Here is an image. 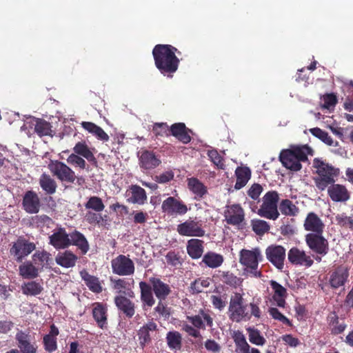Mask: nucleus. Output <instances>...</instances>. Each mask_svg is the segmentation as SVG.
<instances>
[{
    "label": "nucleus",
    "instance_id": "1",
    "mask_svg": "<svg viewBox=\"0 0 353 353\" xmlns=\"http://www.w3.org/2000/svg\"><path fill=\"white\" fill-rule=\"evenodd\" d=\"M261 314L262 312L258 303L253 301L249 304L245 303L243 295L238 292L231 296L228 307V316L232 322L248 321L252 317L259 319Z\"/></svg>",
    "mask_w": 353,
    "mask_h": 353
},
{
    "label": "nucleus",
    "instance_id": "2",
    "mask_svg": "<svg viewBox=\"0 0 353 353\" xmlns=\"http://www.w3.org/2000/svg\"><path fill=\"white\" fill-rule=\"evenodd\" d=\"M176 53L181 54V52L169 44H157L154 47L152 55L154 64L162 74L172 77L178 70L180 61Z\"/></svg>",
    "mask_w": 353,
    "mask_h": 353
},
{
    "label": "nucleus",
    "instance_id": "3",
    "mask_svg": "<svg viewBox=\"0 0 353 353\" xmlns=\"http://www.w3.org/2000/svg\"><path fill=\"white\" fill-rule=\"evenodd\" d=\"M140 299L143 309L146 310L151 308L155 303L153 294L158 300L164 301L171 293L170 285L157 277H150L149 283L141 281L139 283Z\"/></svg>",
    "mask_w": 353,
    "mask_h": 353
},
{
    "label": "nucleus",
    "instance_id": "4",
    "mask_svg": "<svg viewBox=\"0 0 353 353\" xmlns=\"http://www.w3.org/2000/svg\"><path fill=\"white\" fill-rule=\"evenodd\" d=\"M308 155H313V150L307 145H291L281 152L279 159L287 169L299 171L302 168L301 162L307 161Z\"/></svg>",
    "mask_w": 353,
    "mask_h": 353
},
{
    "label": "nucleus",
    "instance_id": "5",
    "mask_svg": "<svg viewBox=\"0 0 353 353\" xmlns=\"http://www.w3.org/2000/svg\"><path fill=\"white\" fill-rule=\"evenodd\" d=\"M313 168H315L316 174L313 179L316 187L320 191H324L330 184L335 183L340 174L339 168L319 158L313 160Z\"/></svg>",
    "mask_w": 353,
    "mask_h": 353
},
{
    "label": "nucleus",
    "instance_id": "6",
    "mask_svg": "<svg viewBox=\"0 0 353 353\" xmlns=\"http://www.w3.org/2000/svg\"><path fill=\"white\" fill-rule=\"evenodd\" d=\"M263 259V256L259 248L252 250L242 249L239 252V262L244 267V272L252 277L262 276V272L259 269V263Z\"/></svg>",
    "mask_w": 353,
    "mask_h": 353
},
{
    "label": "nucleus",
    "instance_id": "7",
    "mask_svg": "<svg viewBox=\"0 0 353 353\" xmlns=\"http://www.w3.org/2000/svg\"><path fill=\"white\" fill-rule=\"evenodd\" d=\"M72 150L74 153L70 154L66 159L68 164L78 167L81 170L86 169V162L83 159L85 158L92 165L97 167L98 161L85 141L77 142Z\"/></svg>",
    "mask_w": 353,
    "mask_h": 353
},
{
    "label": "nucleus",
    "instance_id": "8",
    "mask_svg": "<svg viewBox=\"0 0 353 353\" xmlns=\"http://www.w3.org/2000/svg\"><path fill=\"white\" fill-rule=\"evenodd\" d=\"M279 194L276 191L268 192L263 198V203L258 210L257 214L270 220H276L279 218L278 202Z\"/></svg>",
    "mask_w": 353,
    "mask_h": 353
},
{
    "label": "nucleus",
    "instance_id": "9",
    "mask_svg": "<svg viewBox=\"0 0 353 353\" xmlns=\"http://www.w3.org/2000/svg\"><path fill=\"white\" fill-rule=\"evenodd\" d=\"M48 169L52 175L61 182L74 183L77 179L75 172L62 161L58 160L50 161L48 164Z\"/></svg>",
    "mask_w": 353,
    "mask_h": 353
},
{
    "label": "nucleus",
    "instance_id": "10",
    "mask_svg": "<svg viewBox=\"0 0 353 353\" xmlns=\"http://www.w3.org/2000/svg\"><path fill=\"white\" fill-rule=\"evenodd\" d=\"M36 249V245L29 241L23 236H19L10 249V254L18 263H21L32 251Z\"/></svg>",
    "mask_w": 353,
    "mask_h": 353
},
{
    "label": "nucleus",
    "instance_id": "11",
    "mask_svg": "<svg viewBox=\"0 0 353 353\" xmlns=\"http://www.w3.org/2000/svg\"><path fill=\"white\" fill-rule=\"evenodd\" d=\"M305 241L310 250L318 255L325 256L329 252V243L323 233H308Z\"/></svg>",
    "mask_w": 353,
    "mask_h": 353
},
{
    "label": "nucleus",
    "instance_id": "12",
    "mask_svg": "<svg viewBox=\"0 0 353 353\" xmlns=\"http://www.w3.org/2000/svg\"><path fill=\"white\" fill-rule=\"evenodd\" d=\"M161 210L168 216H177L185 214L188 208L180 198L169 196L163 201Z\"/></svg>",
    "mask_w": 353,
    "mask_h": 353
},
{
    "label": "nucleus",
    "instance_id": "13",
    "mask_svg": "<svg viewBox=\"0 0 353 353\" xmlns=\"http://www.w3.org/2000/svg\"><path fill=\"white\" fill-rule=\"evenodd\" d=\"M113 273L119 276H130L134 273V263L128 256L119 254L111 261Z\"/></svg>",
    "mask_w": 353,
    "mask_h": 353
},
{
    "label": "nucleus",
    "instance_id": "14",
    "mask_svg": "<svg viewBox=\"0 0 353 353\" xmlns=\"http://www.w3.org/2000/svg\"><path fill=\"white\" fill-rule=\"evenodd\" d=\"M176 230L181 236L203 237L205 231L201 221L187 220L177 225Z\"/></svg>",
    "mask_w": 353,
    "mask_h": 353
},
{
    "label": "nucleus",
    "instance_id": "15",
    "mask_svg": "<svg viewBox=\"0 0 353 353\" xmlns=\"http://www.w3.org/2000/svg\"><path fill=\"white\" fill-rule=\"evenodd\" d=\"M48 243L57 250L67 249L70 246L69 234L65 228L57 227L48 237Z\"/></svg>",
    "mask_w": 353,
    "mask_h": 353
},
{
    "label": "nucleus",
    "instance_id": "16",
    "mask_svg": "<svg viewBox=\"0 0 353 353\" xmlns=\"http://www.w3.org/2000/svg\"><path fill=\"white\" fill-rule=\"evenodd\" d=\"M267 259L277 269L282 270L286 254L285 249L282 245H271L265 249Z\"/></svg>",
    "mask_w": 353,
    "mask_h": 353
},
{
    "label": "nucleus",
    "instance_id": "17",
    "mask_svg": "<svg viewBox=\"0 0 353 353\" xmlns=\"http://www.w3.org/2000/svg\"><path fill=\"white\" fill-rule=\"evenodd\" d=\"M158 331V326L152 321H148L137 330L139 346L143 349L151 343L152 339Z\"/></svg>",
    "mask_w": 353,
    "mask_h": 353
},
{
    "label": "nucleus",
    "instance_id": "18",
    "mask_svg": "<svg viewBox=\"0 0 353 353\" xmlns=\"http://www.w3.org/2000/svg\"><path fill=\"white\" fill-rule=\"evenodd\" d=\"M17 347L21 353H36L37 345L29 332L19 330L15 336Z\"/></svg>",
    "mask_w": 353,
    "mask_h": 353
},
{
    "label": "nucleus",
    "instance_id": "19",
    "mask_svg": "<svg viewBox=\"0 0 353 353\" xmlns=\"http://www.w3.org/2000/svg\"><path fill=\"white\" fill-rule=\"evenodd\" d=\"M288 258L292 264L305 268H310L314 263L310 255L296 247H293L288 251Z\"/></svg>",
    "mask_w": 353,
    "mask_h": 353
},
{
    "label": "nucleus",
    "instance_id": "20",
    "mask_svg": "<svg viewBox=\"0 0 353 353\" xmlns=\"http://www.w3.org/2000/svg\"><path fill=\"white\" fill-rule=\"evenodd\" d=\"M224 217L228 224L239 225L245 220V212L239 204L227 205L224 212Z\"/></svg>",
    "mask_w": 353,
    "mask_h": 353
},
{
    "label": "nucleus",
    "instance_id": "21",
    "mask_svg": "<svg viewBox=\"0 0 353 353\" xmlns=\"http://www.w3.org/2000/svg\"><path fill=\"white\" fill-rule=\"evenodd\" d=\"M349 269L344 265L336 267L330 275L329 283L332 288L337 289L343 286L349 277Z\"/></svg>",
    "mask_w": 353,
    "mask_h": 353
},
{
    "label": "nucleus",
    "instance_id": "22",
    "mask_svg": "<svg viewBox=\"0 0 353 353\" xmlns=\"http://www.w3.org/2000/svg\"><path fill=\"white\" fill-rule=\"evenodd\" d=\"M41 201L38 194L33 190L26 192L22 200L23 210L28 214H37L41 208Z\"/></svg>",
    "mask_w": 353,
    "mask_h": 353
},
{
    "label": "nucleus",
    "instance_id": "23",
    "mask_svg": "<svg viewBox=\"0 0 353 353\" xmlns=\"http://www.w3.org/2000/svg\"><path fill=\"white\" fill-rule=\"evenodd\" d=\"M92 315L97 326L103 330L108 326V307L105 304L94 302L92 305Z\"/></svg>",
    "mask_w": 353,
    "mask_h": 353
},
{
    "label": "nucleus",
    "instance_id": "24",
    "mask_svg": "<svg viewBox=\"0 0 353 353\" xmlns=\"http://www.w3.org/2000/svg\"><path fill=\"white\" fill-rule=\"evenodd\" d=\"M327 188V194L332 201L346 202L350 199V192L344 185L334 183Z\"/></svg>",
    "mask_w": 353,
    "mask_h": 353
},
{
    "label": "nucleus",
    "instance_id": "25",
    "mask_svg": "<svg viewBox=\"0 0 353 353\" xmlns=\"http://www.w3.org/2000/svg\"><path fill=\"white\" fill-rule=\"evenodd\" d=\"M187 319L197 329L205 330V326L209 327L213 326V318L203 309H201L196 315L188 316Z\"/></svg>",
    "mask_w": 353,
    "mask_h": 353
},
{
    "label": "nucleus",
    "instance_id": "26",
    "mask_svg": "<svg viewBox=\"0 0 353 353\" xmlns=\"http://www.w3.org/2000/svg\"><path fill=\"white\" fill-rule=\"evenodd\" d=\"M303 227L310 233H323L325 225L316 213L310 212L306 216Z\"/></svg>",
    "mask_w": 353,
    "mask_h": 353
},
{
    "label": "nucleus",
    "instance_id": "27",
    "mask_svg": "<svg viewBox=\"0 0 353 353\" xmlns=\"http://www.w3.org/2000/svg\"><path fill=\"white\" fill-rule=\"evenodd\" d=\"M126 196L128 203L138 205H143L148 198L145 190L138 185H131L126 191Z\"/></svg>",
    "mask_w": 353,
    "mask_h": 353
},
{
    "label": "nucleus",
    "instance_id": "28",
    "mask_svg": "<svg viewBox=\"0 0 353 353\" xmlns=\"http://www.w3.org/2000/svg\"><path fill=\"white\" fill-rule=\"evenodd\" d=\"M191 132L184 123H175L170 127V135H172L184 144L191 141L192 138L189 134Z\"/></svg>",
    "mask_w": 353,
    "mask_h": 353
},
{
    "label": "nucleus",
    "instance_id": "29",
    "mask_svg": "<svg viewBox=\"0 0 353 353\" xmlns=\"http://www.w3.org/2000/svg\"><path fill=\"white\" fill-rule=\"evenodd\" d=\"M114 303L117 308L125 314L126 318L131 319L134 315L135 304L126 296H115Z\"/></svg>",
    "mask_w": 353,
    "mask_h": 353
},
{
    "label": "nucleus",
    "instance_id": "30",
    "mask_svg": "<svg viewBox=\"0 0 353 353\" xmlns=\"http://www.w3.org/2000/svg\"><path fill=\"white\" fill-rule=\"evenodd\" d=\"M69 241L70 245L77 247L83 254H85L90 249L89 243L84 234L77 230L69 234Z\"/></svg>",
    "mask_w": 353,
    "mask_h": 353
},
{
    "label": "nucleus",
    "instance_id": "31",
    "mask_svg": "<svg viewBox=\"0 0 353 353\" xmlns=\"http://www.w3.org/2000/svg\"><path fill=\"white\" fill-rule=\"evenodd\" d=\"M270 285L272 289V299L276 302L278 307H285L286 305L285 298L288 296L287 290L276 281H270Z\"/></svg>",
    "mask_w": 353,
    "mask_h": 353
},
{
    "label": "nucleus",
    "instance_id": "32",
    "mask_svg": "<svg viewBox=\"0 0 353 353\" xmlns=\"http://www.w3.org/2000/svg\"><path fill=\"white\" fill-rule=\"evenodd\" d=\"M77 260L78 256L72 251L68 250L62 252H59L55 256V261L57 264L65 268L74 267Z\"/></svg>",
    "mask_w": 353,
    "mask_h": 353
},
{
    "label": "nucleus",
    "instance_id": "33",
    "mask_svg": "<svg viewBox=\"0 0 353 353\" xmlns=\"http://www.w3.org/2000/svg\"><path fill=\"white\" fill-rule=\"evenodd\" d=\"M188 188L194 194L197 201L203 199L208 194V188L196 177L188 179Z\"/></svg>",
    "mask_w": 353,
    "mask_h": 353
},
{
    "label": "nucleus",
    "instance_id": "34",
    "mask_svg": "<svg viewBox=\"0 0 353 353\" xmlns=\"http://www.w3.org/2000/svg\"><path fill=\"white\" fill-rule=\"evenodd\" d=\"M40 271V269L33 263V261H31L23 262L19 266V275L23 279H33L37 278L39 276Z\"/></svg>",
    "mask_w": 353,
    "mask_h": 353
},
{
    "label": "nucleus",
    "instance_id": "35",
    "mask_svg": "<svg viewBox=\"0 0 353 353\" xmlns=\"http://www.w3.org/2000/svg\"><path fill=\"white\" fill-rule=\"evenodd\" d=\"M160 163L161 160L152 151L145 150L142 152L140 157V166L143 169H154Z\"/></svg>",
    "mask_w": 353,
    "mask_h": 353
},
{
    "label": "nucleus",
    "instance_id": "36",
    "mask_svg": "<svg viewBox=\"0 0 353 353\" xmlns=\"http://www.w3.org/2000/svg\"><path fill=\"white\" fill-rule=\"evenodd\" d=\"M203 241L199 239H191L187 243V252L192 259H199L204 251Z\"/></svg>",
    "mask_w": 353,
    "mask_h": 353
},
{
    "label": "nucleus",
    "instance_id": "37",
    "mask_svg": "<svg viewBox=\"0 0 353 353\" xmlns=\"http://www.w3.org/2000/svg\"><path fill=\"white\" fill-rule=\"evenodd\" d=\"M32 261L35 265H37L40 270L41 271L43 268H49L50 264L52 261L51 257V254L45 250H39L37 251L32 256Z\"/></svg>",
    "mask_w": 353,
    "mask_h": 353
},
{
    "label": "nucleus",
    "instance_id": "38",
    "mask_svg": "<svg viewBox=\"0 0 353 353\" xmlns=\"http://www.w3.org/2000/svg\"><path fill=\"white\" fill-rule=\"evenodd\" d=\"M236 181L234 185L236 190H240L243 188L249 181L251 176V170L248 167H237L235 170Z\"/></svg>",
    "mask_w": 353,
    "mask_h": 353
},
{
    "label": "nucleus",
    "instance_id": "39",
    "mask_svg": "<svg viewBox=\"0 0 353 353\" xmlns=\"http://www.w3.org/2000/svg\"><path fill=\"white\" fill-rule=\"evenodd\" d=\"M80 274L82 279L90 290L94 293H100L102 292L103 289L97 277L90 274L85 270L81 271Z\"/></svg>",
    "mask_w": 353,
    "mask_h": 353
},
{
    "label": "nucleus",
    "instance_id": "40",
    "mask_svg": "<svg viewBox=\"0 0 353 353\" xmlns=\"http://www.w3.org/2000/svg\"><path fill=\"white\" fill-rule=\"evenodd\" d=\"M82 127L88 131L90 133L95 136L99 140L103 141H108L109 140V136L104 130L95 123L89 121H83L81 123Z\"/></svg>",
    "mask_w": 353,
    "mask_h": 353
},
{
    "label": "nucleus",
    "instance_id": "41",
    "mask_svg": "<svg viewBox=\"0 0 353 353\" xmlns=\"http://www.w3.org/2000/svg\"><path fill=\"white\" fill-rule=\"evenodd\" d=\"M41 189L47 194H53L56 192L57 185L54 179L49 174L43 173L41 175L39 180Z\"/></svg>",
    "mask_w": 353,
    "mask_h": 353
},
{
    "label": "nucleus",
    "instance_id": "42",
    "mask_svg": "<svg viewBox=\"0 0 353 353\" xmlns=\"http://www.w3.org/2000/svg\"><path fill=\"white\" fill-rule=\"evenodd\" d=\"M223 256L220 254H216L213 252H208L204 254L202 262L205 265L211 268H216L222 265L223 263Z\"/></svg>",
    "mask_w": 353,
    "mask_h": 353
},
{
    "label": "nucleus",
    "instance_id": "43",
    "mask_svg": "<svg viewBox=\"0 0 353 353\" xmlns=\"http://www.w3.org/2000/svg\"><path fill=\"white\" fill-rule=\"evenodd\" d=\"M310 132L315 137L320 139L322 142L329 146H334L336 147L339 145L338 141H334L332 138L329 135V134L323 130L319 128H313L310 129Z\"/></svg>",
    "mask_w": 353,
    "mask_h": 353
},
{
    "label": "nucleus",
    "instance_id": "44",
    "mask_svg": "<svg viewBox=\"0 0 353 353\" xmlns=\"http://www.w3.org/2000/svg\"><path fill=\"white\" fill-rule=\"evenodd\" d=\"M281 212L289 216H296L299 213V208L290 199H283L279 204Z\"/></svg>",
    "mask_w": 353,
    "mask_h": 353
},
{
    "label": "nucleus",
    "instance_id": "45",
    "mask_svg": "<svg viewBox=\"0 0 353 353\" xmlns=\"http://www.w3.org/2000/svg\"><path fill=\"white\" fill-rule=\"evenodd\" d=\"M166 341L171 350H179L182 345L181 334L177 331H170L167 333Z\"/></svg>",
    "mask_w": 353,
    "mask_h": 353
},
{
    "label": "nucleus",
    "instance_id": "46",
    "mask_svg": "<svg viewBox=\"0 0 353 353\" xmlns=\"http://www.w3.org/2000/svg\"><path fill=\"white\" fill-rule=\"evenodd\" d=\"M220 280L225 285L230 286L231 288H236L241 285L242 279L233 273L227 271L222 272L220 275Z\"/></svg>",
    "mask_w": 353,
    "mask_h": 353
},
{
    "label": "nucleus",
    "instance_id": "47",
    "mask_svg": "<svg viewBox=\"0 0 353 353\" xmlns=\"http://www.w3.org/2000/svg\"><path fill=\"white\" fill-rule=\"evenodd\" d=\"M84 205L85 209L96 212H101L105 209V205L102 199L97 196H92L88 198Z\"/></svg>",
    "mask_w": 353,
    "mask_h": 353
},
{
    "label": "nucleus",
    "instance_id": "48",
    "mask_svg": "<svg viewBox=\"0 0 353 353\" xmlns=\"http://www.w3.org/2000/svg\"><path fill=\"white\" fill-rule=\"evenodd\" d=\"M51 124L42 119H37L34 125V131L39 137L52 135Z\"/></svg>",
    "mask_w": 353,
    "mask_h": 353
},
{
    "label": "nucleus",
    "instance_id": "49",
    "mask_svg": "<svg viewBox=\"0 0 353 353\" xmlns=\"http://www.w3.org/2000/svg\"><path fill=\"white\" fill-rule=\"evenodd\" d=\"M23 294L26 295L37 296L43 290L41 285L36 281H30L24 283L22 287Z\"/></svg>",
    "mask_w": 353,
    "mask_h": 353
},
{
    "label": "nucleus",
    "instance_id": "50",
    "mask_svg": "<svg viewBox=\"0 0 353 353\" xmlns=\"http://www.w3.org/2000/svg\"><path fill=\"white\" fill-rule=\"evenodd\" d=\"M210 280L207 279H197L191 283L190 292L192 294H199L203 292L204 288H208L210 285Z\"/></svg>",
    "mask_w": 353,
    "mask_h": 353
},
{
    "label": "nucleus",
    "instance_id": "51",
    "mask_svg": "<svg viewBox=\"0 0 353 353\" xmlns=\"http://www.w3.org/2000/svg\"><path fill=\"white\" fill-rule=\"evenodd\" d=\"M252 230L259 236L263 235L270 230V225L265 221L261 219L252 220Z\"/></svg>",
    "mask_w": 353,
    "mask_h": 353
},
{
    "label": "nucleus",
    "instance_id": "52",
    "mask_svg": "<svg viewBox=\"0 0 353 353\" xmlns=\"http://www.w3.org/2000/svg\"><path fill=\"white\" fill-rule=\"evenodd\" d=\"M247 331L248 332L249 341L250 343L256 345H263L265 343L266 340L261 334L259 330L254 327H248Z\"/></svg>",
    "mask_w": 353,
    "mask_h": 353
},
{
    "label": "nucleus",
    "instance_id": "53",
    "mask_svg": "<svg viewBox=\"0 0 353 353\" xmlns=\"http://www.w3.org/2000/svg\"><path fill=\"white\" fill-rule=\"evenodd\" d=\"M154 313L157 318H163V319H168L171 315L170 308L163 303V301L160 300L154 308Z\"/></svg>",
    "mask_w": 353,
    "mask_h": 353
},
{
    "label": "nucleus",
    "instance_id": "54",
    "mask_svg": "<svg viewBox=\"0 0 353 353\" xmlns=\"http://www.w3.org/2000/svg\"><path fill=\"white\" fill-rule=\"evenodd\" d=\"M208 156L210 161L218 169L224 170L225 168L223 157L216 150H208Z\"/></svg>",
    "mask_w": 353,
    "mask_h": 353
},
{
    "label": "nucleus",
    "instance_id": "55",
    "mask_svg": "<svg viewBox=\"0 0 353 353\" xmlns=\"http://www.w3.org/2000/svg\"><path fill=\"white\" fill-rule=\"evenodd\" d=\"M268 312L274 319L279 321L284 325L290 327L292 326L291 321L285 316H284L283 314H281L276 307H270L268 310Z\"/></svg>",
    "mask_w": 353,
    "mask_h": 353
},
{
    "label": "nucleus",
    "instance_id": "56",
    "mask_svg": "<svg viewBox=\"0 0 353 353\" xmlns=\"http://www.w3.org/2000/svg\"><path fill=\"white\" fill-rule=\"evenodd\" d=\"M32 221L37 228H40L45 226L49 228L50 225L53 223L52 219L46 214L36 215L32 218Z\"/></svg>",
    "mask_w": 353,
    "mask_h": 353
},
{
    "label": "nucleus",
    "instance_id": "57",
    "mask_svg": "<svg viewBox=\"0 0 353 353\" xmlns=\"http://www.w3.org/2000/svg\"><path fill=\"white\" fill-rule=\"evenodd\" d=\"M85 221L91 225H99L103 221V217L101 212H96L94 211H88L85 216Z\"/></svg>",
    "mask_w": 353,
    "mask_h": 353
},
{
    "label": "nucleus",
    "instance_id": "58",
    "mask_svg": "<svg viewBox=\"0 0 353 353\" xmlns=\"http://www.w3.org/2000/svg\"><path fill=\"white\" fill-rule=\"evenodd\" d=\"M154 134L158 137L170 136V127L166 123H156L152 128Z\"/></svg>",
    "mask_w": 353,
    "mask_h": 353
},
{
    "label": "nucleus",
    "instance_id": "59",
    "mask_svg": "<svg viewBox=\"0 0 353 353\" xmlns=\"http://www.w3.org/2000/svg\"><path fill=\"white\" fill-rule=\"evenodd\" d=\"M57 339L45 335L43 339L44 350L48 352H53L57 349Z\"/></svg>",
    "mask_w": 353,
    "mask_h": 353
},
{
    "label": "nucleus",
    "instance_id": "60",
    "mask_svg": "<svg viewBox=\"0 0 353 353\" xmlns=\"http://www.w3.org/2000/svg\"><path fill=\"white\" fill-rule=\"evenodd\" d=\"M336 221L337 223L344 228H349L351 230H353V218L351 216H347L345 214H338L336 216Z\"/></svg>",
    "mask_w": 353,
    "mask_h": 353
},
{
    "label": "nucleus",
    "instance_id": "61",
    "mask_svg": "<svg viewBox=\"0 0 353 353\" xmlns=\"http://www.w3.org/2000/svg\"><path fill=\"white\" fill-rule=\"evenodd\" d=\"M165 259L168 264L172 266H176L181 265L182 259L179 253H176L174 251H170L165 255Z\"/></svg>",
    "mask_w": 353,
    "mask_h": 353
},
{
    "label": "nucleus",
    "instance_id": "62",
    "mask_svg": "<svg viewBox=\"0 0 353 353\" xmlns=\"http://www.w3.org/2000/svg\"><path fill=\"white\" fill-rule=\"evenodd\" d=\"M323 104L322 107L325 109L334 108L337 103L336 96L334 93L326 94L323 97Z\"/></svg>",
    "mask_w": 353,
    "mask_h": 353
},
{
    "label": "nucleus",
    "instance_id": "63",
    "mask_svg": "<svg viewBox=\"0 0 353 353\" xmlns=\"http://www.w3.org/2000/svg\"><path fill=\"white\" fill-rule=\"evenodd\" d=\"M263 191V187L259 183H254L248 190V195L254 200H257Z\"/></svg>",
    "mask_w": 353,
    "mask_h": 353
},
{
    "label": "nucleus",
    "instance_id": "64",
    "mask_svg": "<svg viewBox=\"0 0 353 353\" xmlns=\"http://www.w3.org/2000/svg\"><path fill=\"white\" fill-rule=\"evenodd\" d=\"M210 301L213 307L221 311L226 306V301L223 300L221 296L216 295H212Z\"/></svg>",
    "mask_w": 353,
    "mask_h": 353
}]
</instances>
